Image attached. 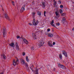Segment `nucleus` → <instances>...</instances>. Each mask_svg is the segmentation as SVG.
<instances>
[{
  "instance_id": "nucleus-55",
  "label": "nucleus",
  "mask_w": 74,
  "mask_h": 74,
  "mask_svg": "<svg viewBox=\"0 0 74 74\" xmlns=\"http://www.w3.org/2000/svg\"><path fill=\"white\" fill-rule=\"evenodd\" d=\"M49 66H50V65H49Z\"/></svg>"
},
{
  "instance_id": "nucleus-38",
  "label": "nucleus",
  "mask_w": 74,
  "mask_h": 74,
  "mask_svg": "<svg viewBox=\"0 0 74 74\" xmlns=\"http://www.w3.org/2000/svg\"><path fill=\"white\" fill-rule=\"evenodd\" d=\"M17 38H20L21 37H20V36H17Z\"/></svg>"
},
{
  "instance_id": "nucleus-10",
  "label": "nucleus",
  "mask_w": 74,
  "mask_h": 74,
  "mask_svg": "<svg viewBox=\"0 0 74 74\" xmlns=\"http://www.w3.org/2000/svg\"><path fill=\"white\" fill-rule=\"evenodd\" d=\"M62 53L66 56V57H67V53L64 50H63L62 51Z\"/></svg>"
},
{
  "instance_id": "nucleus-2",
  "label": "nucleus",
  "mask_w": 74,
  "mask_h": 74,
  "mask_svg": "<svg viewBox=\"0 0 74 74\" xmlns=\"http://www.w3.org/2000/svg\"><path fill=\"white\" fill-rule=\"evenodd\" d=\"M38 23V21H36L35 19H34L33 21V24L34 26H37V24Z\"/></svg>"
},
{
  "instance_id": "nucleus-15",
  "label": "nucleus",
  "mask_w": 74,
  "mask_h": 74,
  "mask_svg": "<svg viewBox=\"0 0 74 74\" xmlns=\"http://www.w3.org/2000/svg\"><path fill=\"white\" fill-rule=\"evenodd\" d=\"M65 21H66V18L65 17L63 18L62 20V23H64L65 22Z\"/></svg>"
},
{
  "instance_id": "nucleus-16",
  "label": "nucleus",
  "mask_w": 74,
  "mask_h": 74,
  "mask_svg": "<svg viewBox=\"0 0 74 74\" xmlns=\"http://www.w3.org/2000/svg\"><path fill=\"white\" fill-rule=\"evenodd\" d=\"M35 14H36V13L34 12L32 13V17L33 18H34Z\"/></svg>"
},
{
  "instance_id": "nucleus-50",
  "label": "nucleus",
  "mask_w": 74,
  "mask_h": 74,
  "mask_svg": "<svg viewBox=\"0 0 74 74\" xmlns=\"http://www.w3.org/2000/svg\"><path fill=\"white\" fill-rule=\"evenodd\" d=\"M1 74H3V73H1Z\"/></svg>"
},
{
  "instance_id": "nucleus-40",
  "label": "nucleus",
  "mask_w": 74,
  "mask_h": 74,
  "mask_svg": "<svg viewBox=\"0 0 74 74\" xmlns=\"http://www.w3.org/2000/svg\"><path fill=\"white\" fill-rule=\"evenodd\" d=\"M31 48L32 50H34V47H32Z\"/></svg>"
},
{
  "instance_id": "nucleus-35",
  "label": "nucleus",
  "mask_w": 74,
  "mask_h": 74,
  "mask_svg": "<svg viewBox=\"0 0 74 74\" xmlns=\"http://www.w3.org/2000/svg\"><path fill=\"white\" fill-rule=\"evenodd\" d=\"M60 7L61 8H62L63 7V6L62 5H60Z\"/></svg>"
},
{
  "instance_id": "nucleus-17",
  "label": "nucleus",
  "mask_w": 74,
  "mask_h": 74,
  "mask_svg": "<svg viewBox=\"0 0 74 74\" xmlns=\"http://www.w3.org/2000/svg\"><path fill=\"white\" fill-rule=\"evenodd\" d=\"M56 15V18H58L59 16V14H58V12H55Z\"/></svg>"
},
{
  "instance_id": "nucleus-47",
  "label": "nucleus",
  "mask_w": 74,
  "mask_h": 74,
  "mask_svg": "<svg viewBox=\"0 0 74 74\" xmlns=\"http://www.w3.org/2000/svg\"><path fill=\"white\" fill-rule=\"evenodd\" d=\"M73 10H74V6H73Z\"/></svg>"
},
{
  "instance_id": "nucleus-7",
  "label": "nucleus",
  "mask_w": 74,
  "mask_h": 74,
  "mask_svg": "<svg viewBox=\"0 0 74 74\" xmlns=\"http://www.w3.org/2000/svg\"><path fill=\"white\" fill-rule=\"evenodd\" d=\"M25 5H24L20 10V12L21 13H22V12H23L25 11Z\"/></svg>"
},
{
  "instance_id": "nucleus-33",
  "label": "nucleus",
  "mask_w": 74,
  "mask_h": 74,
  "mask_svg": "<svg viewBox=\"0 0 74 74\" xmlns=\"http://www.w3.org/2000/svg\"><path fill=\"white\" fill-rule=\"evenodd\" d=\"M51 26H53V27H56V26H55V25L53 24H51Z\"/></svg>"
},
{
  "instance_id": "nucleus-20",
  "label": "nucleus",
  "mask_w": 74,
  "mask_h": 74,
  "mask_svg": "<svg viewBox=\"0 0 74 74\" xmlns=\"http://www.w3.org/2000/svg\"><path fill=\"white\" fill-rule=\"evenodd\" d=\"M14 45V43L13 42H12L11 43L9 44V45L11 47H13Z\"/></svg>"
},
{
  "instance_id": "nucleus-1",
  "label": "nucleus",
  "mask_w": 74,
  "mask_h": 74,
  "mask_svg": "<svg viewBox=\"0 0 74 74\" xmlns=\"http://www.w3.org/2000/svg\"><path fill=\"white\" fill-rule=\"evenodd\" d=\"M19 63V61L18 60V59L16 60V61L14 60L13 62V64L14 66H15V65H18Z\"/></svg>"
},
{
  "instance_id": "nucleus-3",
  "label": "nucleus",
  "mask_w": 74,
  "mask_h": 74,
  "mask_svg": "<svg viewBox=\"0 0 74 74\" xmlns=\"http://www.w3.org/2000/svg\"><path fill=\"white\" fill-rule=\"evenodd\" d=\"M44 43H45V42L44 41V40L41 41L39 43V47L42 46V45H44Z\"/></svg>"
},
{
  "instance_id": "nucleus-52",
  "label": "nucleus",
  "mask_w": 74,
  "mask_h": 74,
  "mask_svg": "<svg viewBox=\"0 0 74 74\" xmlns=\"http://www.w3.org/2000/svg\"><path fill=\"white\" fill-rule=\"evenodd\" d=\"M44 16H45L46 15L45 14H44Z\"/></svg>"
},
{
  "instance_id": "nucleus-14",
  "label": "nucleus",
  "mask_w": 74,
  "mask_h": 74,
  "mask_svg": "<svg viewBox=\"0 0 74 74\" xmlns=\"http://www.w3.org/2000/svg\"><path fill=\"white\" fill-rule=\"evenodd\" d=\"M48 36L49 37H51H51H53V35L51 33H49V34H48Z\"/></svg>"
},
{
  "instance_id": "nucleus-5",
  "label": "nucleus",
  "mask_w": 74,
  "mask_h": 74,
  "mask_svg": "<svg viewBox=\"0 0 74 74\" xmlns=\"http://www.w3.org/2000/svg\"><path fill=\"white\" fill-rule=\"evenodd\" d=\"M47 45L49 46V47H53V45H52V42L51 41H48Z\"/></svg>"
},
{
  "instance_id": "nucleus-11",
  "label": "nucleus",
  "mask_w": 74,
  "mask_h": 74,
  "mask_svg": "<svg viewBox=\"0 0 74 74\" xmlns=\"http://www.w3.org/2000/svg\"><path fill=\"white\" fill-rule=\"evenodd\" d=\"M16 49L17 51H19V46L17 43H16Z\"/></svg>"
},
{
  "instance_id": "nucleus-4",
  "label": "nucleus",
  "mask_w": 74,
  "mask_h": 74,
  "mask_svg": "<svg viewBox=\"0 0 74 74\" xmlns=\"http://www.w3.org/2000/svg\"><path fill=\"white\" fill-rule=\"evenodd\" d=\"M58 66L59 67H60V68H62V69H64L66 68V67L62 64H58Z\"/></svg>"
},
{
  "instance_id": "nucleus-53",
  "label": "nucleus",
  "mask_w": 74,
  "mask_h": 74,
  "mask_svg": "<svg viewBox=\"0 0 74 74\" xmlns=\"http://www.w3.org/2000/svg\"><path fill=\"white\" fill-rule=\"evenodd\" d=\"M42 31H41V33H42Z\"/></svg>"
},
{
  "instance_id": "nucleus-23",
  "label": "nucleus",
  "mask_w": 74,
  "mask_h": 74,
  "mask_svg": "<svg viewBox=\"0 0 74 74\" xmlns=\"http://www.w3.org/2000/svg\"><path fill=\"white\" fill-rule=\"evenodd\" d=\"M2 56L3 59H5L6 58L5 57V55L4 54H3Z\"/></svg>"
},
{
  "instance_id": "nucleus-32",
  "label": "nucleus",
  "mask_w": 74,
  "mask_h": 74,
  "mask_svg": "<svg viewBox=\"0 0 74 74\" xmlns=\"http://www.w3.org/2000/svg\"><path fill=\"white\" fill-rule=\"evenodd\" d=\"M26 68L27 70L29 71V67H28V66H26Z\"/></svg>"
},
{
  "instance_id": "nucleus-22",
  "label": "nucleus",
  "mask_w": 74,
  "mask_h": 74,
  "mask_svg": "<svg viewBox=\"0 0 74 74\" xmlns=\"http://www.w3.org/2000/svg\"><path fill=\"white\" fill-rule=\"evenodd\" d=\"M5 35H6V32H3V37H5Z\"/></svg>"
},
{
  "instance_id": "nucleus-29",
  "label": "nucleus",
  "mask_w": 74,
  "mask_h": 74,
  "mask_svg": "<svg viewBox=\"0 0 74 74\" xmlns=\"http://www.w3.org/2000/svg\"><path fill=\"white\" fill-rule=\"evenodd\" d=\"M36 73L35 74H38V69H36V70H35Z\"/></svg>"
},
{
  "instance_id": "nucleus-48",
  "label": "nucleus",
  "mask_w": 74,
  "mask_h": 74,
  "mask_svg": "<svg viewBox=\"0 0 74 74\" xmlns=\"http://www.w3.org/2000/svg\"><path fill=\"white\" fill-rule=\"evenodd\" d=\"M0 18H1V14H0Z\"/></svg>"
},
{
  "instance_id": "nucleus-21",
  "label": "nucleus",
  "mask_w": 74,
  "mask_h": 74,
  "mask_svg": "<svg viewBox=\"0 0 74 74\" xmlns=\"http://www.w3.org/2000/svg\"><path fill=\"white\" fill-rule=\"evenodd\" d=\"M59 58H60L61 60H62V54H60Z\"/></svg>"
},
{
  "instance_id": "nucleus-42",
  "label": "nucleus",
  "mask_w": 74,
  "mask_h": 74,
  "mask_svg": "<svg viewBox=\"0 0 74 74\" xmlns=\"http://www.w3.org/2000/svg\"><path fill=\"white\" fill-rule=\"evenodd\" d=\"M48 32H49L50 31V29H48L47 30Z\"/></svg>"
},
{
  "instance_id": "nucleus-37",
  "label": "nucleus",
  "mask_w": 74,
  "mask_h": 74,
  "mask_svg": "<svg viewBox=\"0 0 74 74\" xmlns=\"http://www.w3.org/2000/svg\"><path fill=\"white\" fill-rule=\"evenodd\" d=\"M45 34L46 35H48V32H45Z\"/></svg>"
},
{
  "instance_id": "nucleus-24",
  "label": "nucleus",
  "mask_w": 74,
  "mask_h": 74,
  "mask_svg": "<svg viewBox=\"0 0 74 74\" xmlns=\"http://www.w3.org/2000/svg\"><path fill=\"white\" fill-rule=\"evenodd\" d=\"M37 14L38 15L40 16V15H41V13L40 12H38Z\"/></svg>"
},
{
  "instance_id": "nucleus-12",
  "label": "nucleus",
  "mask_w": 74,
  "mask_h": 74,
  "mask_svg": "<svg viewBox=\"0 0 74 74\" xmlns=\"http://www.w3.org/2000/svg\"><path fill=\"white\" fill-rule=\"evenodd\" d=\"M21 62L22 64H25V60H24L22 59L21 60Z\"/></svg>"
},
{
  "instance_id": "nucleus-9",
  "label": "nucleus",
  "mask_w": 74,
  "mask_h": 74,
  "mask_svg": "<svg viewBox=\"0 0 74 74\" xmlns=\"http://www.w3.org/2000/svg\"><path fill=\"white\" fill-rule=\"evenodd\" d=\"M32 36L34 38V40H36V39L37 38L36 34L34 33H33L32 34Z\"/></svg>"
},
{
  "instance_id": "nucleus-8",
  "label": "nucleus",
  "mask_w": 74,
  "mask_h": 74,
  "mask_svg": "<svg viewBox=\"0 0 74 74\" xmlns=\"http://www.w3.org/2000/svg\"><path fill=\"white\" fill-rule=\"evenodd\" d=\"M21 38L23 39L24 42H25L26 44H29L28 41H27L24 38H22V36Z\"/></svg>"
},
{
  "instance_id": "nucleus-25",
  "label": "nucleus",
  "mask_w": 74,
  "mask_h": 74,
  "mask_svg": "<svg viewBox=\"0 0 74 74\" xmlns=\"http://www.w3.org/2000/svg\"><path fill=\"white\" fill-rule=\"evenodd\" d=\"M26 59L27 62H29V60L28 59V57L27 56L26 57Z\"/></svg>"
},
{
  "instance_id": "nucleus-6",
  "label": "nucleus",
  "mask_w": 74,
  "mask_h": 74,
  "mask_svg": "<svg viewBox=\"0 0 74 74\" xmlns=\"http://www.w3.org/2000/svg\"><path fill=\"white\" fill-rule=\"evenodd\" d=\"M5 16L7 19H8V21H10V17H8V15H7V13H5Z\"/></svg>"
},
{
  "instance_id": "nucleus-30",
  "label": "nucleus",
  "mask_w": 74,
  "mask_h": 74,
  "mask_svg": "<svg viewBox=\"0 0 74 74\" xmlns=\"http://www.w3.org/2000/svg\"><path fill=\"white\" fill-rule=\"evenodd\" d=\"M53 23H54V21L53 20H52V21H51V23H50L51 25L52 24H53Z\"/></svg>"
},
{
  "instance_id": "nucleus-49",
  "label": "nucleus",
  "mask_w": 74,
  "mask_h": 74,
  "mask_svg": "<svg viewBox=\"0 0 74 74\" xmlns=\"http://www.w3.org/2000/svg\"><path fill=\"white\" fill-rule=\"evenodd\" d=\"M72 30H74V27L73 29Z\"/></svg>"
},
{
  "instance_id": "nucleus-36",
  "label": "nucleus",
  "mask_w": 74,
  "mask_h": 74,
  "mask_svg": "<svg viewBox=\"0 0 74 74\" xmlns=\"http://www.w3.org/2000/svg\"><path fill=\"white\" fill-rule=\"evenodd\" d=\"M65 13H64L62 14L61 16H64L65 15Z\"/></svg>"
},
{
  "instance_id": "nucleus-43",
  "label": "nucleus",
  "mask_w": 74,
  "mask_h": 74,
  "mask_svg": "<svg viewBox=\"0 0 74 74\" xmlns=\"http://www.w3.org/2000/svg\"><path fill=\"white\" fill-rule=\"evenodd\" d=\"M55 42H53V45H55Z\"/></svg>"
},
{
  "instance_id": "nucleus-46",
  "label": "nucleus",
  "mask_w": 74,
  "mask_h": 74,
  "mask_svg": "<svg viewBox=\"0 0 74 74\" xmlns=\"http://www.w3.org/2000/svg\"><path fill=\"white\" fill-rule=\"evenodd\" d=\"M55 69H53V71H55Z\"/></svg>"
},
{
  "instance_id": "nucleus-28",
  "label": "nucleus",
  "mask_w": 74,
  "mask_h": 74,
  "mask_svg": "<svg viewBox=\"0 0 74 74\" xmlns=\"http://www.w3.org/2000/svg\"><path fill=\"white\" fill-rule=\"evenodd\" d=\"M60 14H62V13H63V11L62 9H60Z\"/></svg>"
},
{
  "instance_id": "nucleus-51",
  "label": "nucleus",
  "mask_w": 74,
  "mask_h": 74,
  "mask_svg": "<svg viewBox=\"0 0 74 74\" xmlns=\"http://www.w3.org/2000/svg\"><path fill=\"white\" fill-rule=\"evenodd\" d=\"M2 11H4V9H2Z\"/></svg>"
},
{
  "instance_id": "nucleus-18",
  "label": "nucleus",
  "mask_w": 74,
  "mask_h": 74,
  "mask_svg": "<svg viewBox=\"0 0 74 74\" xmlns=\"http://www.w3.org/2000/svg\"><path fill=\"white\" fill-rule=\"evenodd\" d=\"M57 4V2L55 1H54V3H53V5H54V7H55V6L56 5V4Z\"/></svg>"
},
{
  "instance_id": "nucleus-54",
  "label": "nucleus",
  "mask_w": 74,
  "mask_h": 74,
  "mask_svg": "<svg viewBox=\"0 0 74 74\" xmlns=\"http://www.w3.org/2000/svg\"><path fill=\"white\" fill-rule=\"evenodd\" d=\"M10 32H9V34H10Z\"/></svg>"
},
{
  "instance_id": "nucleus-44",
  "label": "nucleus",
  "mask_w": 74,
  "mask_h": 74,
  "mask_svg": "<svg viewBox=\"0 0 74 74\" xmlns=\"http://www.w3.org/2000/svg\"><path fill=\"white\" fill-rule=\"evenodd\" d=\"M59 2H60V4H61V3H62V1H59Z\"/></svg>"
},
{
  "instance_id": "nucleus-39",
  "label": "nucleus",
  "mask_w": 74,
  "mask_h": 74,
  "mask_svg": "<svg viewBox=\"0 0 74 74\" xmlns=\"http://www.w3.org/2000/svg\"><path fill=\"white\" fill-rule=\"evenodd\" d=\"M23 56H25V52L23 53Z\"/></svg>"
},
{
  "instance_id": "nucleus-41",
  "label": "nucleus",
  "mask_w": 74,
  "mask_h": 74,
  "mask_svg": "<svg viewBox=\"0 0 74 74\" xmlns=\"http://www.w3.org/2000/svg\"><path fill=\"white\" fill-rule=\"evenodd\" d=\"M28 24L29 25H30V26H32V25H33V24H32L31 23H29Z\"/></svg>"
},
{
  "instance_id": "nucleus-13",
  "label": "nucleus",
  "mask_w": 74,
  "mask_h": 74,
  "mask_svg": "<svg viewBox=\"0 0 74 74\" xmlns=\"http://www.w3.org/2000/svg\"><path fill=\"white\" fill-rule=\"evenodd\" d=\"M30 67L32 71H33V67H34V66H33V64H30Z\"/></svg>"
},
{
  "instance_id": "nucleus-19",
  "label": "nucleus",
  "mask_w": 74,
  "mask_h": 74,
  "mask_svg": "<svg viewBox=\"0 0 74 74\" xmlns=\"http://www.w3.org/2000/svg\"><path fill=\"white\" fill-rule=\"evenodd\" d=\"M45 3L44 2H42V7H45Z\"/></svg>"
},
{
  "instance_id": "nucleus-34",
  "label": "nucleus",
  "mask_w": 74,
  "mask_h": 74,
  "mask_svg": "<svg viewBox=\"0 0 74 74\" xmlns=\"http://www.w3.org/2000/svg\"><path fill=\"white\" fill-rule=\"evenodd\" d=\"M56 25L57 26H59L60 24L59 23H56Z\"/></svg>"
},
{
  "instance_id": "nucleus-45",
  "label": "nucleus",
  "mask_w": 74,
  "mask_h": 74,
  "mask_svg": "<svg viewBox=\"0 0 74 74\" xmlns=\"http://www.w3.org/2000/svg\"><path fill=\"white\" fill-rule=\"evenodd\" d=\"M45 12H46L45 11L44 12V15L45 14Z\"/></svg>"
},
{
  "instance_id": "nucleus-26",
  "label": "nucleus",
  "mask_w": 74,
  "mask_h": 74,
  "mask_svg": "<svg viewBox=\"0 0 74 74\" xmlns=\"http://www.w3.org/2000/svg\"><path fill=\"white\" fill-rule=\"evenodd\" d=\"M23 65H25L26 67H27V66H28V64H27V63H25V64Z\"/></svg>"
},
{
  "instance_id": "nucleus-27",
  "label": "nucleus",
  "mask_w": 74,
  "mask_h": 74,
  "mask_svg": "<svg viewBox=\"0 0 74 74\" xmlns=\"http://www.w3.org/2000/svg\"><path fill=\"white\" fill-rule=\"evenodd\" d=\"M3 33H6V28H3Z\"/></svg>"
},
{
  "instance_id": "nucleus-31",
  "label": "nucleus",
  "mask_w": 74,
  "mask_h": 74,
  "mask_svg": "<svg viewBox=\"0 0 74 74\" xmlns=\"http://www.w3.org/2000/svg\"><path fill=\"white\" fill-rule=\"evenodd\" d=\"M12 3L14 6H15L14 3V1H12Z\"/></svg>"
}]
</instances>
